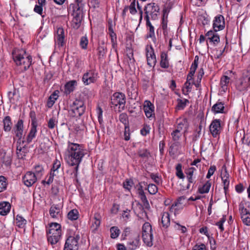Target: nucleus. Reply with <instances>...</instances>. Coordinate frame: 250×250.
Instances as JSON below:
<instances>
[{"instance_id":"6e6d98bb","label":"nucleus","mask_w":250,"mask_h":250,"mask_svg":"<svg viewBox=\"0 0 250 250\" xmlns=\"http://www.w3.org/2000/svg\"><path fill=\"white\" fill-rule=\"evenodd\" d=\"M224 103L222 102H217L212 107L211 109H224L226 107Z\"/></svg>"},{"instance_id":"9d476101","label":"nucleus","mask_w":250,"mask_h":250,"mask_svg":"<svg viewBox=\"0 0 250 250\" xmlns=\"http://www.w3.org/2000/svg\"><path fill=\"white\" fill-rule=\"evenodd\" d=\"M146 51L147 64L150 67L154 68L156 62L154 49L151 45H147L146 46Z\"/></svg>"},{"instance_id":"6ab92c4d","label":"nucleus","mask_w":250,"mask_h":250,"mask_svg":"<svg viewBox=\"0 0 250 250\" xmlns=\"http://www.w3.org/2000/svg\"><path fill=\"white\" fill-rule=\"evenodd\" d=\"M61 208L58 205L53 204L51 206L49 214L53 218H58L61 216Z\"/></svg>"},{"instance_id":"4c0bfd02","label":"nucleus","mask_w":250,"mask_h":250,"mask_svg":"<svg viewBox=\"0 0 250 250\" xmlns=\"http://www.w3.org/2000/svg\"><path fill=\"white\" fill-rule=\"evenodd\" d=\"M177 123H179L180 127H181L186 132L187 131L188 126V124L186 119L179 118L177 120Z\"/></svg>"},{"instance_id":"f704fd0d","label":"nucleus","mask_w":250,"mask_h":250,"mask_svg":"<svg viewBox=\"0 0 250 250\" xmlns=\"http://www.w3.org/2000/svg\"><path fill=\"white\" fill-rule=\"evenodd\" d=\"M181 145L179 142H175L173 143L170 147L169 153L172 154L180 152Z\"/></svg>"},{"instance_id":"58836bf2","label":"nucleus","mask_w":250,"mask_h":250,"mask_svg":"<svg viewBox=\"0 0 250 250\" xmlns=\"http://www.w3.org/2000/svg\"><path fill=\"white\" fill-rule=\"evenodd\" d=\"M7 184V179L3 176H0V192L6 189Z\"/></svg>"},{"instance_id":"5fc2aeb1","label":"nucleus","mask_w":250,"mask_h":250,"mask_svg":"<svg viewBox=\"0 0 250 250\" xmlns=\"http://www.w3.org/2000/svg\"><path fill=\"white\" fill-rule=\"evenodd\" d=\"M221 178L225 179V178H229V175L228 173L227 170V167L226 166H223L221 170Z\"/></svg>"},{"instance_id":"72a5a7b5","label":"nucleus","mask_w":250,"mask_h":250,"mask_svg":"<svg viewBox=\"0 0 250 250\" xmlns=\"http://www.w3.org/2000/svg\"><path fill=\"white\" fill-rule=\"evenodd\" d=\"M211 187V183L207 181L202 187L198 188V191L201 194L208 193Z\"/></svg>"},{"instance_id":"ddd939ff","label":"nucleus","mask_w":250,"mask_h":250,"mask_svg":"<svg viewBox=\"0 0 250 250\" xmlns=\"http://www.w3.org/2000/svg\"><path fill=\"white\" fill-rule=\"evenodd\" d=\"M22 180L25 185L28 187H30L36 182L37 177L35 173L28 171L23 177Z\"/></svg>"},{"instance_id":"052dcab7","label":"nucleus","mask_w":250,"mask_h":250,"mask_svg":"<svg viewBox=\"0 0 250 250\" xmlns=\"http://www.w3.org/2000/svg\"><path fill=\"white\" fill-rule=\"evenodd\" d=\"M147 190L151 194H155L156 193V186L154 184H149L147 187Z\"/></svg>"},{"instance_id":"6e6552de","label":"nucleus","mask_w":250,"mask_h":250,"mask_svg":"<svg viewBox=\"0 0 250 250\" xmlns=\"http://www.w3.org/2000/svg\"><path fill=\"white\" fill-rule=\"evenodd\" d=\"M187 203L186 197L183 196L179 197L170 208V211L173 212L174 214L178 213L186 206Z\"/></svg>"},{"instance_id":"4468645a","label":"nucleus","mask_w":250,"mask_h":250,"mask_svg":"<svg viewBox=\"0 0 250 250\" xmlns=\"http://www.w3.org/2000/svg\"><path fill=\"white\" fill-rule=\"evenodd\" d=\"M241 211V219L243 223L247 226H250V209L245 208L243 204L239 205Z\"/></svg>"},{"instance_id":"7c9ffc66","label":"nucleus","mask_w":250,"mask_h":250,"mask_svg":"<svg viewBox=\"0 0 250 250\" xmlns=\"http://www.w3.org/2000/svg\"><path fill=\"white\" fill-rule=\"evenodd\" d=\"M168 15V13L167 10L166 9H163L162 26V28L164 30H166L167 28Z\"/></svg>"},{"instance_id":"bb28decb","label":"nucleus","mask_w":250,"mask_h":250,"mask_svg":"<svg viewBox=\"0 0 250 250\" xmlns=\"http://www.w3.org/2000/svg\"><path fill=\"white\" fill-rule=\"evenodd\" d=\"M138 193L139 197L142 200V202L143 203L144 206L145 208H149V203L148 202L146 199V196L145 194L144 191L142 188V187L138 188Z\"/></svg>"},{"instance_id":"b1692460","label":"nucleus","mask_w":250,"mask_h":250,"mask_svg":"<svg viewBox=\"0 0 250 250\" xmlns=\"http://www.w3.org/2000/svg\"><path fill=\"white\" fill-rule=\"evenodd\" d=\"M15 133L16 136L21 139L23 133V122L21 120H19L15 126Z\"/></svg>"},{"instance_id":"2f4dec72","label":"nucleus","mask_w":250,"mask_h":250,"mask_svg":"<svg viewBox=\"0 0 250 250\" xmlns=\"http://www.w3.org/2000/svg\"><path fill=\"white\" fill-rule=\"evenodd\" d=\"M102 216L99 213L96 212L94 215V221L92 223V226L95 229H97L100 226Z\"/></svg>"},{"instance_id":"774afa93","label":"nucleus","mask_w":250,"mask_h":250,"mask_svg":"<svg viewBox=\"0 0 250 250\" xmlns=\"http://www.w3.org/2000/svg\"><path fill=\"white\" fill-rule=\"evenodd\" d=\"M11 158L10 156H4L3 157V163L7 166H9L11 164Z\"/></svg>"},{"instance_id":"e2e57ef3","label":"nucleus","mask_w":250,"mask_h":250,"mask_svg":"<svg viewBox=\"0 0 250 250\" xmlns=\"http://www.w3.org/2000/svg\"><path fill=\"white\" fill-rule=\"evenodd\" d=\"M215 170L216 167L215 166H210L206 176L207 178L209 179L214 174Z\"/></svg>"},{"instance_id":"ea45409f","label":"nucleus","mask_w":250,"mask_h":250,"mask_svg":"<svg viewBox=\"0 0 250 250\" xmlns=\"http://www.w3.org/2000/svg\"><path fill=\"white\" fill-rule=\"evenodd\" d=\"M79 213L76 209L70 210L67 215L68 218L71 220H76L78 218Z\"/></svg>"},{"instance_id":"603ef678","label":"nucleus","mask_w":250,"mask_h":250,"mask_svg":"<svg viewBox=\"0 0 250 250\" xmlns=\"http://www.w3.org/2000/svg\"><path fill=\"white\" fill-rule=\"evenodd\" d=\"M35 174L36 175V177H41L42 175V172L43 171V168L42 166L40 165H37L35 167Z\"/></svg>"},{"instance_id":"37998d69","label":"nucleus","mask_w":250,"mask_h":250,"mask_svg":"<svg viewBox=\"0 0 250 250\" xmlns=\"http://www.w3.org/2000/svg\"><path fill=\"white\" fill-rule=\"evenodd\" d=\"M25 149L24 147L22 148L20 146H17L16 153L19 159H23L25 156Z\"/></svg>"},{"instance_id":"0e129e2a","label":"nucleus","mask_w":250,"mask_h":250,"mask_svg":"<svg viewBox=\"0 0 250 250\" xmlns=\"http://www.w3.org/2000/svg\"><path fill=\"white\" fill-rule=\"evenodd\" d=\"M128 9L129 10L130 13L133 15L135 14L137 12V10L135 8V1H132L129 7H128Z\"/></svg>"},{"instance_id":"9b49d317","label":"nucleus","mask_w":250,"mask_h":250,"mask_svg":"<svg viewBox=\"0 0 250 250\" xmlns=\"http://www.w3.org/2000/svg\"><path fill=\"white\" fill-rule=\"evenodd\" d=\"M97 78L98 73L94 70H90L83 74L82 81L85 85H87L95 83L97 81Z\"/></svg>"},{"instance_id":"338daca9","label":"nucleus","mask_w":250,"mask_h":250,"mask_svg":"<svg viewBox=\"0 0 250 250\" xmlns=\"http://www.w3.org/2000/svg\"><path fill=\"white\" fill-rule=\"evenodd\" d=\"M34 11L36 13L42 15V6L41 5H36Z\"/></svg>"},{"instance_id":"a878e982","label":"nucleus","mask_w":250,"mask_h":250,"mask_svg":"<svg viewBox=\"0 0 250 250\" xmlns=\"http://www.w3.org/2000/svg\"><path fill=\"white\" fill-rule=\"evenodd\" d=\"M143 240L147 246L151 247L152 246L153 235L152 232L147 233H142Z\"/></svg>"},{"instance_id":"aec40b11","label":"nucleus","mask_w":250,"mask_h":250,"mask_svg":"<svg viewBox=\"0 0 250 250\" xmlns=\"http://www.w3.org/2000/svg\"><path fill=\"white\" fill-rule=\"evenodd\" d=\"M77 81L76 80H71L67 82L64 85V93L67 95L73 92L77 85Z\"/></svg>"},{"instance_id":"13d9d810","label":"nucleus","mask_w":250,"mask_h":250,"mask_svg":"<svg viewBox=\"0 0 250 250\" xmlns=\"http://www.w3.org/2000/svg\"><path fill=\"white\" fill-rule=\"evenodd\" d=\"M79 110H68V114L71 117H79L83 113V110L82 112H79Z\"/></svg>"},{"instance_id":"39448f33","label":"nucleus","mask_w":250,"mask_h":250,"mask_svg":"<svg viewBox=\"0 0 250 250\" xmlns=\"http://www.w3.org/2000/svg\"><path fill=\"white\" fill-rule=\"evenodd\" d=\"M47 234L48 242L52 245L57 244L62 236L61 225L57 223L50 224Z\"/></svg>"},{"instance_id":"79ce46f5","label":"nucleus","mask_w":250,"mask_h":250,"mask_svg":"<svg viewBox=\"0 0 250 250\" xmlns=\"http://www.w3.org/2000/svg\"><path fill=\"white\" fill-rule=\"evenodd\" d=\"M4 129L6 131H8L11 129V120L9 116H6L3 120Z\"/></svg>"},{"instance_id":"69168bd1","label":"nucleus","mask_w":250,"mask_h":250,"mask_svg":"<svg viewBox=\"0 0 250 250\" xmlns=\"http://www.w3.org/2000/svg\"><path fill=\"white\" fill-rule=\"evenodd\" d=\"M129 126H125V132H124V136L125 140L126 141H128L130 139L129 136Z\"/></svg>"},{"instance_id":"5701e85b","label":"nucleus","mask_w":250,"mask_h":250,"mask_svg":"<svg viewBox=\"0 0 250 250\" xmlns=\"http://www.w3.org/2000/svg\"><path fill=\"white\" fill-rule=\"evenodd\" d=\"M60 91L58 90H55L51 94L47 103V105L48 108H51L55 102V101L58 98Z\"/></svg>"},{"instance_id":"3c124183","label":"nucleus","mask_w":250,"mask_h":250,"mask_svg":"<svg viewBox=\"0 0 250 250\" xmlns=\"http://www.w3.org/2000/svg\"><path fill=\"white\" fill-rule=\"evenodd\" d=\"M16 221L17 224L19 227H22L26 223V220L19 215L17 216Z\"/></svg>"},{"instance_id":"20e7f679","label":"nucleus","mask_w":250,"mask_h":250,"mask_svg":"<svg viewBox=\"0 0 250 250\" xmlns=\"http://www.w3.org/2000/svg\"><path fill=\"white\" fill-rule=\"evenodd\" d=\"M145 17L146 21V26L149 30L146 38H155L154 27L150 21V20L155 21L156 19V7L155 3H149L145 7Z\"/></svg>"},{"instance_id":"dca6fc26","label":"nucleus","mask_w":250,"mask_h":250,"mask_svg":"<svg viewBox=\"0 0 250 250\" xmlns=\"http://www.w3.org/2000/svg\"><path fill=\"white\" fill-rule=\"evenodd\" d=\"M131 239L127 243L129 250H135L139 246V236L137 234H131Z\"/></svg>"},{"instance_id":"393cba45","label":"nucleus","mask_w":250,"mask_h":250,"mask_svg":"<svg viewBox=\"0 0 250 250\" xmlns=\"http://www.w3.org/2000/svg\"><path fill=\"white\" fill-rule=\"evenodd\" d=\"M10 208L11 205L8 202H4L0 203V214L6 215L9 212Z\"/></svg>"},{"instance_id":"f3484780","label":"nucleus","mask_w":250,"mask_h":250,"mask_svg":"<svg viewBox=\"0 0 250 250\" xmlns=\"http://www.w3.org/2000/svg\"><path fill=\"white\" fill-rule=\"evenodd\" d=\"M55 41L59 46H63L65 43L64 31L62 28L59 27L57 29V34L55 37Z\"/></svg>"},{"instance_id":"09e8293b","label":"nucleus","mask_w":250,"mask_h":250,"mask_svg":"<svg viewBox=\"0 0 250 250\" xmlns=\"http://www.w3.org/2000/svg\"><path fill=\"white\" fill-rule=\"evenodd\" d=\"M120 121L125 125V126L129 125L128 116L126 114L123 113L120 115Z\"/></svg>"},{"instance_id":"c756f323","label":"nucleus","mask_w":250,"mask_h":250,"mask_svg":"<svg viewBox=\"0 0 250 250\" xmlns=\"http://www.w3.org/2000/svg\"><path fill=\"white\" fill-rule=\"evenodd\" d=\"M32 126L27 137V142L28 143H29L32 141V139L35 137L37 132L36 125H35V123L32 124Z\"/></svg>"},{"instance_id":"680f3d73","label":"nucleus","mask_w":250,"mask_h":250,"mask_svg":"<svg viewBox=\"0 0 250 250\" xmlns=\"http://www.w3.org/2000/svg\"><path fill=\"white\" fill-rule=\"evenodd\" d=\"M61 165V162L56 159L53 163V167L51 169L54 171H58V170L60 167Z\"/></svg>"},{"instance_id":"4d7b16f0","label":"nucleus","mask_w":250,"mask_h":250,"mask_svg":"<svg viewBox=\"0 0 250 250\" xmlns=\"http://www.w3.org/2000/svg\"><path fill=\"white\" fill-rule=\"evenodd\" d=\"M131 234H135V233L131 232L130 228L129 227H126L125 228L122 236L124 237L123 239H125V238L128 236H130L131 237Z\"/></svg>"},{"instance_id":"c9c22d12","label":"nucleus","mask_w":250,"mask_h":250,"mask_svg":"<svg viewBox=\"0 0 250 250\" xmlns=\"http://www.w3.org/2000/svg\"><path fill=\"white\" fill-rule=\"evenodd\" d=\"M8 96L11 103H14L15 101L19 99V94L18 91L16 89H14L12 91H9L8 93Z\"/></svg>"},{"instance_id":"f03ea898","label":"nucleus","mask_w":250,"mask_h":250,"mask_svg":"<svg viewBox=\"0 0 250 250\" xmlns=\"http://www.w3.org/2000/svg\"><path fill=\"white\" fill-rule=\"evenodd\" d=\"M84 5L83 0H75V3L70 5L69 9H72L73 11L72 25L75 29H78L80 27L83 19Z\"/></svg>"},{"instance_id":"4be33fe9","label":"nucleus","mask_w":250,"mask_h":250,"mask_svg":"<svg viewBox=\"0 0 250 250\" xmlns=\"http://www.w3.org/2000/svg\"><path fill=\"white\" fill-rule=\"evenodd\" d=\"M198 61L199 57L198 56H196L190 67V71L187 76L188 79L189 78L190 79H192V77L194 76L195 72L198 67Z\"/></svg>"},{"instance_id":"423d86ee","label":"nucleus","mask_w":250,"mask_h":250,"mask_svg":"<svg viewBox=\"0 0 250 250\" xmlns=\"http://www.w3.org/2000/svg\"><path fill=\"white\" fill-rule=\"evenodd\" d=\"M125 95L121 92H115L111 96V107L115 108H122L125 107Z\"/></svg>"},{"instance_id":"bf43d9fd","label":"nucleus","mask_w":250,"mask_h":250,"mask_svg":"<svg viewBox=\"0 0 250 250\" xmlns=\"http://www.w3.org/2000/svg\"><path fill=\"white\" fill-rule=\"evenodd\" d=\"M154 106L149 101L146 100L144 104V109H154Z\"/></svg>"},{"instance_id":"a18cd8bd","label":"nucleus","mask_w":250,"mask_h":250,"mask_svg":"<svg viewBox=\"0 0 250 250\" xmlns=\"http://www.w3.org/2000/svg\"><path fill=\"white\" fill-rule=\"evenodd\" d=\"M176 174L177 176L180 179H183L184 178V175L183 173L182 169V165L178 164L176 167Z\"/></svg>"},{"instance_id":"49530a36","label":"nucleus","mask_w":250,"mask_h":250,"mask_svg":"<svg viewBox=\"0 0 250 250\" xmlns=\"http://www.w3.org/2000/svg\"><path fill=\"white\" fill-rule=\"evenodd\" d=\"M152 232L151 226L149 223H145L142 227V233Z\"/></svg>"},{"instance_id":"473e14b6","label":"nucleus","mask_w":250,"mask_h":250,"mask_svg":"<svg viewBox=\"0 0 250 250\" xmlns=\"http://www.w3.org/2000/svg\"><path fill=\"white\" fill-rule=\"evenodd\" d=\"M162 224L165 228H167L170 224L169 215L167 212H164L161 219Z\"/></svg>"},{"instance_id":"a19ab883","label":"nucleus","mask_w":250,"mask_h":250,"mask_svg":"<svg viewBox=\"0 0 250 250\" xmlns=\"http://www.w3.org/2000/svg\"><path fill=\"white\" fill-rule=\"evenodd\" d=\"M183 134L179 132V131L174 130L171 133V138L173 141L175 142H178V141L180 139Z\"/></svg>"},{"instance_id":"cd10ccee","label":"nucleus","mask_w":250,"mask_h":250,"mask_svg":"<svg viewBox=\"0 0 250 250\" xmlns=\"http://www.w3.org/2000/svg\"><path fill=\"white\" fill-rule=\"evenodd\" d=\"M229 78L227 76H223L221 77L220 80V85L221 91L226 92L228 89V85L229 82Z\"/></svg>"},{"instance_id":"e433bc0d","label":"nucleus","mask_w":250,"mask_h":250,"mask_svg":"<svg viewBox=\"0 0 250 250\" xmlns=\"http://www.w3.org/2000/svg\"><path fill=\"white\" fill-rule=\"evenodd\" d=\"M110 237L112 239L117 238L120 233V230L117 227H112L110 229Z\"/></svg>"},{"instance_id":"7ed1b4c3","label":"nucleus","mask_w":250,"mask_h":250,"mask_svg":"<svg viewBox=\"0 0 250 250\" xmlns=\"http://www.w3.org/2000/svg\"><path fill=\"white\" fill-rule=\"evenodd\" d=\"M13 58L16 64L21 66L24 70L28 69L32 64L31 56L23 49L15 50L13 52Z\"/></svg>"},{"instance_id":"c85d7f7f","label":"nucleus","mask_w":250,"mask_h":250,"mask_svg":"<svg viewBox=\"0 0 250 250\" xmlns=\"http://www.w3.org/2000/svg\"><path fill=\"white\" fill-rule=\"evenodd\" d=\"M196 170V169L193 167H189L186 170L185 173L189 183H193L194 182L193 174Z\"/></svg>"},{"instance_id":"412c9836","label":"nucleus","mask_w":250,"mask_h":250,"mask_svg":"<svg viewBox=\"0 0 250 250\" xmlns=\"http://www.w3.org/2000/svg\"><path fill=\"white\" fill-rule=\"evenodd\" d=\"M160 66L163 68H167L169 67V63L168 59L167 53L165 52H162L160 55Z\"/></svg>"},{"instance_id":"f8f14e48","label":"nucleus","mask_w":250,"mask_h":250,"mask_svg":"<svg viewBox=\"0 0 250 250\" xmlns=\"http://www.w3.org/2000/svg\"><path fill=\"white\" fill-rule=\"evenodd\" d=\"M225 22L224 17L221 15L216 16L213 21V28L215 31L223 30L225 28Z\"/></svg>"},{"instance_id":"2eb2a0df","label":"nucleus","mask_w":250,"mask_h":250,"mask_svg":"<svg viewBox=\"0 0 250 250\" xmlns=\"http://www.w3.org/2000/svg\"><path fill=\"white\" fill-rule=\"evenodd\" d=\"M221 124L219 119L213 120L210 125L209 130L213 137H216L221 132Z\"/></svg>"},{"instance_id":"de8ad7c7","label":"nucleus","mask_w":250,"mask_h":250,"mask_svg":"<svg viewBox=\"0 0 250 250\" xmlns=\"http://www.w3.org/2000/svg\"><path fill=\"white\" fill-rule=\"evenodd\" d=\"M75 109H79L80 108H83L84 106V102L81 100H76L73 103Z\"/></svg>"},{"instance_id":"864d4df0","label":"nucleus","mask_w":250,"mask_h":250,"mask_svg":"<svg viewBox=\"0 0 250 250\" xmlns=\"http://www.w3.org/2000/svg\"><path fill=\"white\" fill-rule=\"evenodd\" d=\"M210 42L212 43L214 45L217 44L220 42V37L218 34L217 33L215 35L211 36V38H209L208 40Z\"/></svg>"},{"instance_id":"f257e3e1","label":"nucleus","mask_w":250,"mask_h":250,"mask_svg":"<svg viewBox=\"0 0 250 250\" xmlns=\"http://www.w3.org/2000/svg\"><path fill=\"white\" fill-rule=\"evenodd\" d=\"M84 155V150L82 146L78 144L68 142L66 151L65 159L69 165L75 166L76 174L77 173L79 166Z\"/></svg>"},{"instance_id":"a211bd4d","label":"nucleus","mask_w":250,"mask_h":250,"mask_svg":"<svg viewBox=\"0 0 250 250\" xmlns=\"http://www.w3.org/2000/svg\"><path fill=\"white\" fill-rule=\"evenodd\" d=\"M145 207L143 206L138 202H135L132 204V208L138 216L140 217H143L144 215H146V212L144 210Z\"/></svg>"},{"instance_id":"8fccbe9b","label":"nucleus","mask_w":250,"mask_h":250,"mask_svg":"<svg viewBox=\"0 0 250 250\" xmlns=\"http://www.w3.org/2000/svg\"><path fill=\"white\" fill-rule=\"evenodd\" d=\"M88 44V39L86 37L83 36L80 40V44L82 48L85 49L87 48Z\"/></svg>"},{"instance_id":"0eeeda50","label":"nucleus","mask_w":250,"mask_h":250,"mask_svg":"<svg viewBox=\"0 0 250 250\" xmlns=\"http://www.w3.org/2000/svg\"><path fill=\"white\" fill-rule=\"evenodd\" d=\"M249 87H250V65L248 68L246 74L238 80L236 84V88L239 91H245Z\"/></svg>"},{"instance_id":"c03bdc74","label":"nucleus","mask_w":250,"mask_h":250,"mask_svg":"<svg viewBox=\"0 0 250 250\" xmlns=\"http://www.w3.org/2000/svg\"><path fill=\"white\" fill-rule=\"evenodd\" d=\"M188 104H189V101L187 99H178L177 106L179 108H184Z\"/></svg>"},{"instance_id":"1a4fd4ad","label":"nucleus","mask_w":250,"mask_h":250,"mask_svg":"<svg viewBox=\"0 0 250 250\" xmlns=\"http://www.w3.org/2000/svg\"><path fill=\"white\" fill-rule=\"evenodd\" d=\"M79 236H70L66 240L63 250H78Z\"/></svg>"}]
</instances>
